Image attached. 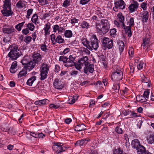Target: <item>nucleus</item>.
Returning a JSON list of instances; mask_svg holds the SVG:
<instances>
[{"label": "nucleus", "mask_w": 154, "mask_h": 154, "mask_svg": "<svg viewBox=\"0 0 154 154\" xmlns=\"http://www.w3.org/2000/svg\"><path fill=\"white\" fill-rule=\"evenodd\" d=\"M27 5V2L23 0H19L16 4V7L19 8H22L25 7Z\"/></svg>", "instance_id": "4be33fe9"}, {"label": "nucleus", "mask_w": 154, "mask_h": 154, "mask_svg": "<svg viewBox=\"0 0 154 154\" xmlns=\"http://www.w3.org/2000/svg\"><path fill=\"white\" fill-rule=\"evenodd\" d=\"M31 21L32 22V23L35 24L39 23L38 16L36 13H35L33 15L31 18Z\"/></svg>", "instance_id": "c85d7f7f"}, {"label": "nucleus", "mask_w": 154, "mask_h": 154, "mask_svg": "<svg viewBox=\"0 0 154 154\" xmlns=\"http://www.w3.org/2000/svg\"><path fill=\"white\" fill-rule=\"evenodd\" d=\"M90 42L88 41L87 38L84 37L81 38V42L84 46L86 48H84L82 53L88 55L90 54L89 50L92 51L93 49L96 51L99 47V41L96 35H94L91 37Z\"/></svg>", "instance_id": "f257e3e1"}, {"label": "nucleus", "mask_w": 154, "mask_h": 154, "mask_svg": "<svg viewBox=\"0 0 154 154\" xmlns=\"http://www.w3.org/2000/svg\"><path fill=\"white\" fill-rule=\"evenodd\" d=\"M120 86L119 83H115L112 87V89L116 93H119Z\"/></svg>", "instance_id": "58836bf2"}, {"label": "nucleus", "mask_w": 154, "mask_h": 154, "mask_svg": "<svg viewBox=\"0 0 154 154\" xmlns=\"http://www.w3.org/2000/svg\"><path fill=\"white\" fill-rule=\"evenodd\" d=\"M17 66V62L16 61H14L12 63L10 70L11 73H14L16 71Z\"/></svg>", "instance_id": "bb28decb"}, {"label": "nucleus", "mask_w": 154, "mask_h": 154, "mask_svg": "<svg viewBox=\"0 0 154 154\" xmlns=\"http://www.w3.org/2000/svg\"><path fill=\"white\" fill-rule=\"evenodd\" d=\"M51 24L50 23H47L44 26L43 30L44 31V35L47 37L50 34Z\"/></svg>", "instance_id": "6ab92c4d"}, {"label": "nucleus", "mask_w": 154, "mask_h": 154, "mask_svg": "<svg viewBox=\"0 0 154 154\" xmlns=\"http://www.w3.org/2000/svg\"><path fill=\"white\" fill-rule=\"evenodd\" d=\"M84 72L86 74L92 73L94 70V65L88 62L84 67Z\"/></svg>", "instance_id": "9d476101"}, {"label": "nucleus", "mask_w": 154, "mask_h": 154, "mask_svg": "<svg viewBox=\"0 0 154 154\" xmlns=\"http://www.w3.org/2000/svg\"><path fill=\"white\" fill-rule=\"evenodd\" d=\"M103 48L104 50L106 49V37H104L101 41Z\"/></svg>", "instance_id": "864d4df0"}, {"label": "nucleus", "mask_w": 154, "mask_h": 154, "mask_svg": "<svg viewBox=\"0 0 154 154\" xmlns=\"http://www.w3.org/2000/svg\"><path fill=\"white\" fill-rule=\"evenodd\" d=\"M91 0H80L79 3L80 4L84 5L88 4Z\"/></svg>", "instance_id": "5fc2aeb1"}, {"label": "nucleus", "mask_w": 154, "mask_h": 154, "mask_svg": "<svg viewBox=\"0 0 154 154\" xmlns=\"http://www.w3.org/2000/svg\"><path fill=\"white\" fill-rule=\"evenodd\" d=\"M75 59V56L74 55H70L68 58V60L74 62Z\"/></svg>", "instance_id": "0e129e2a"}, {"label": "nucleus", "mask_w": 154, "mask_h": 154, "mask_svg": "<svg viewBox=\"0 0 154 154\" xmlns=\"http://www.w3.org/2000/svg\"><path fill=\"white\" fill-rule=\"evenodd\" d=\"M3 8V9L1 12L3 16L8 17L12 15L13 12L11 10V8Z\"/></svg>", "instance_id": "f3484780"}, {"label": "nucleus", "mask_w": 154, "mask_h": 154, "mask_svg": "<svg viewBox=\"0 0 154 154\" xmlns=\"http://www.w3.org/2000/svg\"><path fill=\"white\" fill-rule=\"evenodd\" d=\"M70 51V49L69 48H65L63 52H60V54L61 55L65 54L66 53L69 52Z\"/></svg>", "instance_id": "052dcab7"}, {"label": "nucleus", "mask_w": 154, "mask_h": 154, "mask_svg": "<svg viewBox=\"0 0 154 154\" xmlns=\"http://www.w3.org/2000/svg\"><path fill=\"white\" fill-rule=\"evenodd\" d=\"M115 25L118 27H122L124 30L125 24H122V23L119 20H115L114 21Z\"/></svg>", "instance_id": "ea45409f"}, {"label": "nucleus", "mask_w": 154, "mask_h": 154, "mask_svg": "<svg viewBox=\"0 0 154 154\" xmlns=\"http://www.w3.org/2000/svg\"><path fill=\"white\" fill-rule=\"evenodd\" d=\"M79 72L76 70H72L70 72V75L73 77H75L79 74Z\"/></svg>", "instance_id": "de8ad7c7"}, {"label": "nucleus", "mask_w": 154, "mask_h": 154, "mask_svg": "<svg viewBox=\"0 0 154 154\" xmlns=\"http://www.w3.org/2000/svg\"><path fill=\"white\" fill-rule=\"evenodd\" d=\"M115 130L116 132L119 134H122L123 131L122 128H119L118 126L116 128Z\"/></svg>", "instance_id": "e2e57ef3"}, {"label": "nucleus", "mask_w": 154, "mask_h": 154, "mask_svg": "<svg viewBox=\"0 0 154 154\" xmlns=\"http://www.w3.org/2000/svg\"><path fill=\"white\" fill-rule=\"evenodd\" d=\"M64 35L66 38H69L72 36V33L71 30H66L64 32Z\"/></svg>", "instance_id": "c9c22d12"}, {"label": "nucleus", "mask_w": 154, "mask_h": 154, "mask_svg": "<svg viewBox=\"0 0 154 154\" xmlns=\"http://www.w3.org/2000/svg\"><path fill=\"white\" fill-rule=\"evenodd\" d=\"M106 19H102L101 20V25L97 24L96 25V28L97 29V31L101 35H103L106 33V25L105 24Z\"/></svg>", "instance_id": "0eeeda50"}, {"label": "nucleus", "mask_w": 154, "mask_h": 154, "mask_svg": "<svg viewBox=\"0 0 154 154\" xmlns=\"http://www.w3.org/2000/svg\"><path fill=\"white\" fill-rule=\"evenodd\" d=\"M149 92L148 90H147L144 91L143 94V96L144 97L146 98H148L149 97Z\"/></svg>", "instance_id": "69168bd1"}, {"label": "nucleus", "mask_w": 154, "mask_h": 154, "mask_svg": "<svg viewBox=\"0 0 154 154\" xmlns=\"http://www.w3.org/2000/svg\"><path fill=\"white\" fill-rule=\"evenodd\" d=\"M68 60V58L65 56H61L59 58V61H62L65 63Z\"/></svg>", "instance_id": "a18cd8bd"}, {"label": "nucleus", "mask_w": 154, "mask_h": 154, "mask_svg": "<svg viewBox=\"0 0 154 154\" xmlns=\"http://www.w3.org/2000/svg\"><path fill=\"white\" fill-rule=\"evenodd\" d=\"M133 3L131 4L128 7V9L130 13L136 11L139 7L138 3L136 1L133 2Z\"/></svg>", "instance_id": "2eb2a0df"}, {"label": "nucleus", "mask_w": 154, "mask_h": 154, "mask_svg": "<svg viewBox=\"0 0 154 154\" xmlns=\"http://www.w3.org/2000/svg\"><path fill=\"white\" fill-rule=\"evenodd\" d=\"M118 20L122 23V24H124L125 17L120 12L118 13L117 15Z\"/></svg>", "instance_id": "72a5a7b5"}, {"label": "nucleus", "mask_w": 154, "mask_h": 154, "mask_svg": "<svg viewBox=\"0 0 154 154\" xmlns=\"http://www.w3.org/2000/svg\"><path fill=\"white\" fill-rule=\"evenodd\" d=\"M36 76L33 75L30 77L27 81L26 84L27 85L31 86L34 82L36 80Z\"/></svg>", "instance_id": "cd10ccee"}, {"label": "nucleus", "mask_w": 154, "mask_h": 154, "mask_svg": "<svg viewBox=\"0 0 154 154\" xmlns=\"http://www.w3.org/2000/svg\"><path fill=\"white\" fill-rule=\"evenodd\" d=\"M30 60V58L29 56H25L21 62L24 66H25Z\"/></svg>", "instance_id": "473e14b6"}, {"label": "nucleus", "mask_w": 154, "mask_h": 154, "mask_svg": "<svg viewBox=\"0 0 154 154\" xmlns=\"http://www.w3.org/2000/svg\"><path fill=\"white\" fill-rule=\"evenodd\" d=\"M49 71V66L48 64L44 63L40 68V79L43 80L46 79Z\"/></svg>", "instance_id": "39448f33"}, {"label": "nucleus", "mask_w": 154, "mask_h": 154, "mask_svg": "<svg viewBox=\"0 0 154 154\" xmlns=\"http://www.w3.org/2000/svg\"><path fill=\"white\" fill-rule=\"evenodd\" d=\"M32 39V37L29 35H27L25 37L23 41L26 44H29L31 41Z\"/></svg>", "instance_id": "c03bdc74"}, {"label": "nucleus", "mask_w": 154, "mask_h": 154, "mask_svg": "<svg viewBox=\"0 0 154 154\" xmlns=\"http://www.w3.org/2000/svg\"><path fill=\"white\" fill-rule=\"evenodd\" d=\"M18 48V45L15 44H13L9 46L10 51L8 56L12 60H16L21 54V51Z\"/></svg>", "instance_id": "f03ea898"}, {"label": "nucleus", "mask_w": 154, "mask_h": 154, "mask_svg": "<svg viewBox=\"0 0 154 154\" xmlns=\"http://www.w3.org/2000/svg\"><path fill=\"white\" fill-rule=\"evenodd\" d=\"M127 26L125 24L124 30L126 33L128 34V37H130L132 35L131 27L134 26V18L132 17H130L127 20Z\"/></svg>", "instance_id": "20e7f679"}, {"label": "nucleus", "mask_w": 154, "mask_h": 154, "mask_svg": "<svg viewBox=\"0 0 154 154\" xmlns=\"http://www.w3.org/2000/svg\"><path fill=\"white\" fill-rule=\"evenodd\" d=\"M80 26L82 28L88 29L90 27L89 24L85 21H83L81 23Z\"/></svg>", "instance_id": "79ce46f5"}, {"label": "nucleus", "mask_w": 154, "mask_h": 154, "mask_svg": "<svg viewBox=\"0 0 154 154\" xmlns=\"http://www.w3.org/2000/svg\"><path fill=\"white\" fill-rule=\"evenodd\" d=\"M15 30V29L13 27H4L3 28V31L5 33H11L14 32Z\"/></svg>", "instance_id": "a878e982"}, {"label": "nucleus", "mask_w": 154, "mask_h": 154, "mask_svg": "<svg viewBox=\"0 0 154 154\" xmlns=\"http://www.w3.org/2000/svg\"><path fill=\"white\" fill-rule=\"evenodd\" d=\"M141 14L142 16V21L146 22L149 16V12L147 11H143Z\"/></svg>", "instance_id": "b1692460"}, {"label": "nucleus", "mask_w": 154, "mask_h": 154, "mask_svg": "<svg viewBox=\"0 0 154 154\" xmlns=\"http://www.w3.org/2000/svg\"><path fill=\"white\" fill-rule=\"evenodd\" d=\"M45 136V134H43L42 133L37 132V135L36 138L43 139Z\"/></svg>", "instance_id": "8fccbe9b"}, {"label": "nucleus", "mask_w": 154, "mask_h": 154, "mask_svg": "<svg viewBox=\"0 0 154 154\" xmlns=\"http://www.w3.org/2000/svg\"><path fill=\"white\" fill-rule=\"evenodd\" d=\"M42 105H45L48 104L49 102V100L47 99H44L41 100Z\"/></svg>", "instance_id": "338daca9"}, {"label": "nucleus", "mask_w": 154, "mask_h": 154, "mask_svg": "<svg viewBox=\"0 0 154 154\" xmlns=\"http://www.w3.org/2000/svg\"><path fill=\"white\" fill-rule=\"evenodd\" d=\"M150 36L149 35L146 34L143 37V43L142 46L143 49L147 48L150 46Z\"/></svg>", "instance_id": "f8f14e48"}, {"label": "nucleus", "mask_w": 154, "mask_h": 154, "mask_svg": "<svg viewBox=\"0 0 154 154\" xmlns=\"http://www.w3.org/2000/svg\"><path fill=\"white\" fill-rule=\"evenodd\" d=\"M51 40L54 44H55L56 43L59 44L64 43V39L62 38L60 35H58L56 37L54 34H52L51 36Z\"/></svg>", "instance_id": "9b49d317"}, {"label": "nucleus", "mask_w": 154, "mask_h": 154, "mask_svg": "<svg viewBox=\"0 0 154 154\" xmlns=\"http://www.w3.org/2000/svg\"><path fill=\"white\" fill-rule=\"evenodd\" d=\"M50 108L57 109L60 106V105L59 104L55 105L53 103L50 104L49 106Z\"/></svg>", "instance_id": "603ef678"}, {"label": "nucleus", "mask_w": 154, "mask_h": 154, "mask_svg": "<svg viewBox=\"0 0 154 154\" xmlns=\"http://www.w3.org/2000/svg\"><path fill=\"white\" fill-rule=\"evenodd\" d=\"M136 149L137 154H144L146 151L145 147L142 145Z\"/></svg>", "instance_id": "c756f323"}, {"label": "nucleus", "mask_w": 154, "mask_h": 154, "mask_svg": "<svg viewBox=\"0 0 154 154\" xmlns=\"http://www.w3.org/2000/svg\"><path fill=\"white\" fill-rule=\"evenodd\" d=\"M109 38H106V48L109 49L112 48L113 46V41L111 39L110 40Z\"/></svg>", "instance_id": "2f4dec72"}, {"label": "nucleus", "mask_w": 154, "mask_h": 154, "mask_svg": "<svg viewBox=\"0 0 154 154\" xmlns=\"http://www.w3.org/2000/svg\"><path fill=\"white\" fill-rule=\"evenodd\" d=\"M147 3L142 2L141 4L140 7L143 8L144 11H146L147 8Z\"/></svg>", "instance_id": "4d7b16f0"}, {"label": "nucleus", "mask_w": 154, "mask_h": 154, "mask_svg": "<svg viewBox=\"0 0 154 154\" xmlns=\"http://www.w3.org/2000/svg\"><path fill=\"white\" fill-rule=\"evenodd\" d=\"M67 146H64L61 143L57 142L54 143L52 148L54 153L59 154L65 151L66 149L69 148Z\"/></svg>", "instance_id": "7ed1b4c3"}, {"label": "nucleus", "mask_w": 154, "mask_h": 154, "mask_svg": "<svg viewBox=\"0 0 154 154\" xmlns=\"http://www.w3.org/2000/svg\"><path fill=\"white\" fill-rule=\"evenodd\" d=\"M69 0H65L62 5V6L64 7H66L69 5Z\"/></svg>", "instance_id": "6e6d98bb"}, {"label": "nucleus", "mask_w": 154, "mask_h": 154, "mask_svg": "<svg viewBox=\"0 0 154 154\" xmlns=\"http://www.w3.org/2000/svg\"><path fill=\"white\" fill-rule=\"evenodd\" d=\"M40 48L41 50L44 52H45L47 50V46L45 44L40 45Z\"/></svg>", "instance_id": "3c124183"}, {"label": "nucleus", "mask_w": 154, "mask_h": 154, "mask_svg": "<svg viewBox=\"0 0 154 154\" xmlns=\"http://www.w3.org/2000/svg\"><path fill=\"white\" fill-rule=\"evenodd\" d=\"M74 64V62L68 60L64 64V66L66 67H69L73 66Z\"/></svg>", "instance_id": "37998d69"}, {"label": "nucleus", "mask_w": 154, "mask_h": 154, "mask_svg": "<svg viewBox=\"0 0 154 154\" xmlns=\"http://www.w3.org/2000/svg\"><path fill=\"white\" fill-rule=\"evenodd\" d=\"M123 72L119 68L114 70L111 75L112 80L114 81H120L123 78Z\"/></svg>", "instance_id": "423d86ee"}, {"label": "nucleus", "mask_w": 154, "mask_h": 154, "mask_svg": "<svg viewBox=\"0 0 154 154\" xmlns=\"http://www.w3.org/2000/svg\"><path fill=\"white\" fill-rule=\"evenodd\" d=\"M88 60V58L86 56L79 59L78 63L75 64V68L78 70H80L82 66H85L89 62Z\"/></svg>", "instance_id": "6e6552de"}, {"label": "nucleus", "mask_w": 154, "mask_h": 154, "mask_svg": "<svg viewBox=\"0 0 154 154\" xmlns=\"http://www.w3.org/2000/svg\"><path fill=\"white\" fill-rule=\"evenodd\" d=\"M86 126L83 124L77 125L75 127V130L77 131H80L86 129Z\"/></svg>", "instance_id": "393cba45"}, {"label": "nucleus", "mask_w": 154, "mask_h": 154, "mask_svg": "<svg viewBox=\"0 0 154 154\" xmlns=\"http://www.w3.org/2000/svg\"><path fill=\"white\" fill-rule=\"evenodd\" d=\"M146 140L149 144H154V133H152L148 135L146 137Z\"/></svg>", "instance_id": "412c9836"}, {"label": "nucleus", "mask_w": 154, "mask_h": 154, "mask_svg": "<svg viewBox=\"0 0 154 154\" xmlns=\"http://www.w3.org/2000/svg\"><path fill=\"white\" fill-rule=\"evenodd\" d=\"M131 112V110L128 109L122 112V113L124 116H126L130 114Z\"/></svg>", "instance_id": "774afa93"}, {"label": "nucleus", "mask_w": 154, "mask_h": 154, "mask_svg": "<svg viewBox=\"0 0 154 154\" xmlns=\"http://www.w3.org/2000/svg\"><path fill=\"white\" fill-rule=\"evenodd\" d=\"M25 23V21H24L21 23L17 24L15 26V29L18 31H20Z\"/></svg>", "instance_id": "e433bc0d"}, {"label": "nucleus", "mask_w": 154, "mask_h": 154, "mask_svg": "<svg viewBox=\"0 0 154 154\" xmlns=\"http://www.w3.org/2000/svg\"><path fill=\"white\" fill-rule=\"evenodd\" d=\"M27 73V69H22L20 71L18 75V78H21L26 75Z\"/></svg>", "instance_id": "7c9ffc66"}, {"label": "nucleus", "mask_w": 154, "mask_h": 154, "mask_svg": "<svg viewBox=\"0 0 154 154\" xmlns=\"http://www.w3.org/2000/svg\"><path fill=\"white\" fill-rule=\"evenodd\" d=\"M35 64L31 60L25 66H24V69H26L29 71L32 70L35 67Z\"/></svg>", "instance_id": "a211bd4d"}, {"label": "nucleus", "mask_w": 154, "mask_h": 154, "mask_svg": "<svg viewBox=\"0 0 154 154\" xmlns=\"http://www.w3.org/2000/svg\"><path fill=\"white\" fill-rule=\"evenodd\" d=\"M22 32L23 35H26L29 33V31L28 29L26 28L23 29L22 31Z\"/></svg>", "instance_id": "680f3d73"}, {"label": "nucleus", "mask_w": 154, "mask_h": 154, "mask_svg": "<svg viewBox=\"0 0 154 154\" xmlns=\"http://www.w3.org/2000/svg\"><path fill=\"white\" fill-rule=\"evenodd\" d=\"M53 85L55 88L59 90L62 89L64 87L63 84L58 78L54 80Z\"/></svg>", "instance_id": "4468645a"}, {"label": "nucleus", "mask_w": 154, "mask_h": 154, "mask_svg": "<svg viewBox=\"0 0 154 154\" xmlns=\"http://www.w3.org/2000/svg\"><path fill=\"white\" fill-rule=\"evenodd\" d=\"M33 9L31 8L29 9L27 11V15H26V17L27 18L29 19L30 18V16L32 13Z\"/></svg>", "instance_id": "49530a36"}, {"label": "nucleus", "mask_w": 154, "mask_h": 154, "mask_svg": "<svg viewBox=\"0 0 154 154\" xmlns=\"http://www.w3.org/2000/svg\"><path fill=\"white\" fill-rule=\"evenodd\" d=\"M136 100L137 101L141 103L145 102L146 101V99L145 97L142 96H137L136 97Z\"/></svg>", "instance_id": "4c0bfd02"}, {"label": "nucleus", "mask_w": 154, "mask_h": 154, "mask_svg": "<svg viewBox=\"0 0 154 154\" xmlns=\"http://www.w3.org/2000/svg\"><path fill=\"white\" fill-rule=\"evenodd\" d=\"M117 44L121 54L125 48L124 42L122 40H119L117 41Z\"/></svg>", "instance_id": "aec40b11"}, {"label": "nucleus", "mask_w": 154, "mask_h": 154, "mask_svg": "<svg viewBox=\"0 0 154 154\" xmlns=\"http://www.w3.org/2000/svg\"><path fill=\"white\" fill-rule=\"evenodd\" d=\"M144 63L142 61L140 62L137 66L138 69L140 70L143 69Z\"/></svg>", "instance_id": "bf43d9fd"}, {"label": "nucleus", "mask_w": 154, "mask_h": 154, "mask_svg": "<svg viewBox=\"0 0 154 154\" xmlns=\"http://www.w3.org/2000/svg\"><path fill=\"white\" fill-rule=\"evenodd\" d=\"M42 57L38 53H34L32 55V59L31 60L36 64L40 63L42 60Z\"/></svg>", "instance_id": "ddd939ff"}, {"label": "nucleus", "mask_w": 154, "mask_h": 154, "mask_svg": "<svg viewBox=\"0 0 154 154\" xmlns=\"http://www.w3.org/2000/svg\"><path fill=\"white\" fill-rule=\"evenodd\" d=\"M116 29L114 28L111 29L110 31V35L114 37V35H116Z\"/></svg>", "instance_id": "13d9d810"}, {"label": "nucleus", "mask_w": 154, "mask_h": 154, "mask_svg": "<svg viewBox=\"0 0 154 154\" xmlns=\"http://www.w3.org/2000/svg\"><path fill=\"white\" fill-rule=\"evenodd\" d=\"M115 6L113 9L115 12H117L119 9H123L125 8L126 4L123 0H119L114 3Z\"/></svg>", "instance_id": "1a4fd4ad"}, {"label": "nucleus", "mask_w": 154, "mask_h": 154, "mask_svg": "<svg viewBox=\"0 0 154 154\" xmlns=\"http://www.w3.org/2000/svg\"><path fill=\"white\" fill-rule=\"evenodd\" d=\"M41 16V19L42 20H44L49 17L50 16V15L49 13H45V14H43L42 16Z\"/></svg>", "instance_id": "09e8293b"}, {"label": "nucleus", "mask_w": 154, "mask_h": 154, "mask_svg": "<svg viewBox=\"0 0 154 154\" xmlns=\"http://www.w3.org/2000/svg\"><path fill=\"white\" fill-rule=\"evenodd\" d=\"M91 140L89 138H87L85 139H82L81 140H79L76 141L75 143V145H79L80 146H83L86 145V144Z\"/></svg>", "instance_id": "dca6fc26"}, {"label": "nucleus", "mask_w": 154, "mask_h": 154, "mask_svg": "<svg viewBox=\"0 0 154 154\" xmlns=\"http://www.w3.org/2000/svg\"><path fill=\"white\" fill-rule=\"evenodd\" d=\"M27 29L31 31H33L35 28V26L32 23H30L26 24Z\"/></svg>", "instance_id": "f704fd0d"}, {"label": "nucleus", "mask_w": 154, "mask_h": 154, "mask_svg": "<svg viewBox=\"0 0 154 154\" xmlns=\"http://www.w3.org/2000/svg\"><path fill=\"white\" fill-rule=\"evenodd\" d=\"M131 145L132 147L135 149L138 148L141 145L139 140L137 139H135L132 140L131 143Z\"/></svg>", "instance_id": "5701e85b"}, {"label": "nucleus", "mask_w": 154, "mask_h": 154, "mask_svg": "<svg viewBox=\"0 0 154 154\" xmlns=\"http://www.w3.org/2000/svg\"><path fill=\"white\" fill-rule=\"evenodd\" d=\"M10 0H5L4 2L3 8H11V3Z\"/></svg>", "instance_id": "a19ab883"}]
</instances>
